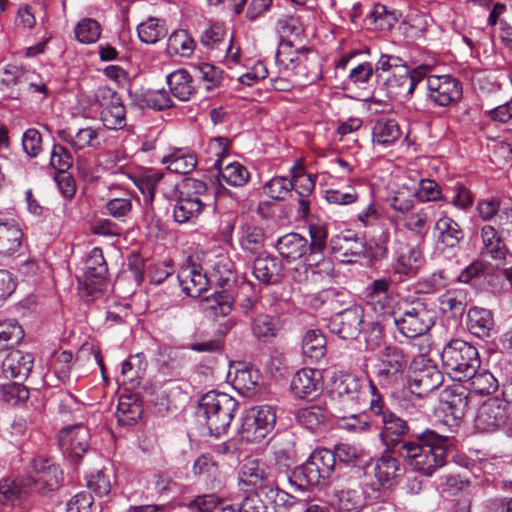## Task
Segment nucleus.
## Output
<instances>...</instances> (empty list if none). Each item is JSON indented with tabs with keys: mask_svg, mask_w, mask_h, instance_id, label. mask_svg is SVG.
<instances>
[{
	"mask_svg": "<svg viewBox=\"0 0 512 512\" xmlns=\"http://www.w3.org/2000/svg\"><path fill=\"white\" fill-rule=\"evenodd\" d=\"M380 419L379 437L385 449L403 458L413 470L431 476L446 464V449L450 446L448 436L426 429L416 434L414 439L405 440L410 429L404 419L392 411Z\"/></svg>",
	"mask_w": 512,
	"mask_h": 512,
	"instance_id": "nucleus-1",
	"label": "nucleus"
},
{
	"mask_svg": "<svg viewBox=\"0 0 512 512\" xmlns=\"http://www.w3.org/2000/svg\"><path fill=\"white\" fill-rule=\"evenodd\" d=\"M30 467V475L25 478H7L0 481V503H13L33 491L45 495L61 487L63 472L51 458L37 455L32 458Z\"/></svg>",
	"mask_w": 512,
	"mask_h": 512,
	"instance_id": "nucleus-2",
	"label": "nucleus"
},
{
	"mask_svg": "<svg viewBox=\"0 0 512 512\" xmlns=\"http://www.w3.org/2000/svg\"><path fill=\"white\" fill-rule=\"evenodd\" d=\"M436 311L422 299L401 301L392 310L397 331L407 338L426 334L435 324Z\"/></svg>",
	"mask_w": 512,
	"mask_h": 512,
	"instance_id": "nucleus-3",
	"label": "nucleus"
},
{
	"mask_svg": "<svg viewBox=\"0 0 512 512\" xmlns=\"http://www.w3.org/2000/svg\"><path fill=\"white\" fill-rule=\"evenodd\" d=\"M368 379L355 374L339 371L332 377V415L358 411L367 402Z\"/></svg>",
	"mask_w": 512,
	"mask_h": 512,
	"instance_id": "nucleus-4",
	"label": "nucleus"
},
{
	"mask_svg": "<svg viewBox=\"0 0 512 512\" xmlns=\"http://www.w3.org/2000/svg\"><path fill=\"white\" fill-rule=\"evenodd\" d=\"M238 408L239 403L232 396L210 391L200 399L198 414L205 418L210 434L219 437L228 431Z\"/></svg>",
	"mask_w": 512,
	"mask_h": 512,
	"instance_id": "nucleus-5",
	"label": "nucleus"
},
{
	"mask_svg": "<svg viewBox=\"0 0 512 512\" xmlns=\"http://www.w3.org/2000/svg\"><path fill=\"white\" fill-rule=\"evenodd\" d=\"M207 184L198 179H184L175 188L173 218L179 224L194 223L207 207Z\"/></svg>",
	"mask_w": 512,
	"mask_h": 512,
	"instance_id": "nucleus-6",
	"label": "nucleus"
},
{
	"mask_svg": "<svg viewBox=\"0 0 512 512\" xmlns=\"http://www.w3.org/2000/svg\"><path fill=\"white\" fill-rule=\"evenodd\" d=\"M441 361L444 371L460 382L481 365L478 349L462 339H452L443 347Z\"/></svg>",
	"mask_w": 512,
	"mask_h": 512,
	"instance_id": "nucleus-7",
	"label": "nucleus"
},
{
	"mask_svg": "<svg viewBox=\"0 0 512 512\" xmlns=\"http://www.w3.org/2000/svg\"><path fill=\"white\" fill-rule=\"evenodd\" d=\"M335 455L327 448L314 450L305 463L295 467L288 476L291 485L300 490L320 484L328 479L335 469Z\"/></svg>",
	"mask_w": 512,
	"mask_h": 512,
	"instance_id": "nucleus-8",
	"label": "nucleus"
},
{
	"mask_svg": "<svg viewBox=\"0 0 512 512\" xmlns=\"http://www.w3.org/2000/svg\"><path fill=\"white\" fill-rule=\"evenodd\" d=\"M276 413L269 405L254 406L248 409L241 418L239 433L247 442H260L274 428Z\"/></svg>",
	"mask_w": 512,
	"mask_h": 512,
	"instance_id": "nucleus-9",
	"label": "nucleus"
},
{
	"mask_svg": "<svg viewBox=\"0 0 512 512\" xmlns=\"http://www.w3.org/2000/svg\"><path fill=\"white\" fill-rule=\"evenodd\" d=\"M442 382V373L430 359L419 356L413 360L408 379V388L412 394L419 398L426 397L438 389Z\"/></svg>",
	"mask_w": 512,
	"mask_h": 512,
	"instance_id": "nucleus-10",
	"label": "nucleus"
},
{
	"mask_svg": "<svg viewBox=\"0 0 512 512\" xmlns=\"http://www.w3.org/2000/svg\"><path fill=\"white\" fill-rule=\"evenodd\" d=\"M509 419L508 405L499 398H489L478 408L475 428L479 432H495L503 428Z\"/></svg>",
	"mask_w": 512,
	"mask_h": 512,
	"instance_id": "nucleus-11",
	"label": "nucleus"
},
{
	"mask_svg": "<svg viewBox=\"0 0 512 512\" xmlns=\"http://www.w3.org/2000/svg\"><path fill=\"white\" fill-rule=\"evenodd\" d=\"M363 308L351 306L336 312L329 320L328 329L344 340H354L362 331Z\"/></svg>",
	"mask_w": 512,
	"mask_h": 512,
	"instance_id": "nucleus-12",
	"label": "nucleus"
},
{
	"mask_svg": "<svg viewBox=\"0 0 512 512\" xmlns=\"http://www.w3.org/2000/svg\"><path fill=\"white\" fill-rule=\"evenodd\" d=\"M424 80L428 97L438 106H448L461 98V83L450 75H430Z\"/></svg>",
	"mask_w": 512,
	"mask_h": 512,
	"instance_id": "nucleus-13",
	"label": "nucleus"
},
{
	"mask_svg": "<svg viewBox=\"0 0 512 512\" xmlns=\"http://www.w3.org/2000/svg\"><path fill=\"white\" fill-rule=\"evenodd\" d=\"M480 240L479 257L495 267L505 265L509 250L501 233L492 225H484L480 229Z\"/></svg>",
	"mask_w": 512,
	"mask_h": 512,
	"instance_id": "nucleus-14",
	"label": "nucleus"
},
{
	"mask_svg": "<svg viewBox=\"0 0 512 512\" xmlns=\"http://www.w3.org/2000/svg\"><path fill=\"white\" fill-rule=\"evenodd\" d=\"M89 438L88 429L81 424L63 428L59 432V444L63 454L76 464L89 450Z\"/></svg>",
	"mask_w": 512,
	"mask_h": 512,
	"instance_id": "nucleus-15",
	"label": "nucleus"
},
{
	"mask_svg": "<svg viewBox=\"0 0 512 512\" xmlns=\"http://www.w3.org/2000/svg\"><path fill=\"white\" fill-rule=\"evenodd\" d=\"M108 280V265L99 247L93 248L85 262L84 285L87 294L97 296Z\"/></svg>",
	"mask_w": 512,
	"mask_h": 512,
	"instance_id": "nucleus-16",
	"label": "nucleus"
},
{
	"mask_svg": "<svg viewBox=\"0 0 512 512\" xmlns=\"http://www.w3.org/2000/svg\"><path fill=\"white\" fill-rule=\"evenodd\" d=\"M58 138L69 145L75 152L85 149L99 150L102 148L104 132L101 127L86 126L73 132L69 128L59 129Z\"/></svg>",
	"mask_w": 512,
	"mask_h": 512,
	"instance_id": "nucleus-17",
	"label": "nucleus"
},
{
	"mask_svg": "<svg viewBox=\"0 0 512 512\" xmlns=\"http://www.w3.org/2000/svg\"><path fill=\"white\" fill-rule=\"evenodd\" d=\"M322 377L318 370L303 368L292 377L290 390L295 398L313 400L322 392Z\"/></svg>",
	"mask_w": 512,
	"mask_h": 512,
	"instance_id": "nucleus-18",
	"label": "nucleus"
},
{
	"mask_svg": "<svg viewBox=\"0 0 512 512\" xmlns=\"http://www.w3.org/2000/svg\"><path fill=\"white\" fill-rule=\"evenodd\" d=\"M392 284L393 281L390 278L382 277L375 279L366 287L367 304L376 313L392 317V310L396 307L391 292Z\"/></svg>",
	"mask_w": 512,
	"mask_h": 512,
	"instance_id": "nucleus-19",
	"label": "nucleus"
},
{
	"mask_svg": "<svg viewBox=\"0 0 512 512\" xmlns=\"http://www.w3.org/2000/svg\"><path fill=\"white\" fill-rule=\"evenodd\" d=\"M394 259V273L406 278L415 277L424 261L419 248L403 241L397 242Z\"/></svg>",
	"mask_w": 512,
	"mask_h": 512,
	"instance_id": "nucleus-20",
	"label": "nucleus"
},
{
	"mask_svg": "<svg viewBox=\"0 0 512 512\" xmlns=\"http://www.w3.org/2000/svg\"><path fill=\"white\" fill-rule=\"evenodd\" d=\"M252 274L263 285H276L284 277V264L275 255L261 253L253 261Z\"/></svg>",
	"mask_w": 512,
	"mask_h": 512,
	"instance_id": "nucleus-21",
	"label": "nucleus"
},
{
	"mask_svg": "<svg viewBox=\"0 0 512 512\" xmlns=\"http://www.w3.org/2000/svg\"><path fill=\"white\" fill-rule=\"evenodd\" d=\"M177 278L182 291L193 298L200 297L207 290L209 284L207 275L196 264L183 266L179 270Z\"/></svg>",
	"mask_w": 512,
	"mask_h": 512,
	"instance_id": "nucleus-22",
	"label": "nucleus"
},
{
	"mask_svg": "<svg viewBox=\"0 0 512 512\" xmlns=\"http://www.w3.org/2000/svg\"><path fill=\"white\" fill-rule=\"evenodd\" d=\"M329 248L332 254L341 258L342 262H353L364 255L365 244L355 235H336L330 239Z\"/></svg>",
	"mask_w": 512,
	"mask_h": 512,
	"instance_id": "nucleus-23",
	"label": "nucleus"
},
{
	"mask_svg": "<svg viewBox=\"0 0 512 512\" xmlns=\"http://www.w3.org/2000/svg\"><path fill=\"white\" fill-rule=\"evenodd\" d=\"M392 454L394 452L385 449L374 465V476L377 482L388 489L397 485L402 473L399 461Z\"/></svg>",
	"mask_w": 512,
	"mask_h": 512,
	"instance_id": "nucleus-24",
	"label": "nucleus"
},
{
	"mask_svg": "<svg viewBox=\"0 0 512 512\" xmlns=\"http://www.w3.org/2000/svg\"><path fill=\"white\" fill-rule=\"evenodd\" d=\"M270 471L261 460L247 458L241 465L239 478L242 482L260 489L263 493L269 488Z\"/></svg>",
	"mask_w": 512,
	"mask_h": 512,
	"instance_id": "nucleus-25",
	"label": "nucleus"
},
{
	"mask_svg": "<svg viewBox=\"0 0 512 512\" xmlns=\"http://www.w3.org/2000/svg\"><path fill=\"white\" fill-rule=\"evenodd\" d=\"M312 50L303 44L295 43L292 39H283L277 49L276 63L286 71L292 69L311 54Z\"/></svg>",
	"mask_w": 512,
	"mask_h": 512,
	"instance_id": "nucleus-26",
	"label": "nucleus"
},
{
	"mask_svg": "<svg viewBox=\"0 0 512 512\" xmlns=\"http://www.w3.org/2000/svg\"><path fill=\"white\" fill-rule=\"evenodd\" d=\"M467 329L478 338H489L494 330L495 321L491 310L474 306L467 313Z\"/></svg>",
	"mask_w": 512,
	"mask_h": 512,
	"instance_id": "nucleus-27",
	"label": "nucleus"
},
{
	"mask_svg": "<svg viewBox=\"0 0 512 512\" xmlns=\"http://www.w3.org/2000/svg\"><path fill=\"white\" fill-rule=\"evenodd\" d=\"M34 358L31 353L12 350L2 363L6 377L26 379L33 367Z\"/></svg>",
	"mask_w": 512,
	"mask_h": 512,
	"instance_id": "nucleus-28",
	"label": "nucleus"
},
{
	"mask_svg": "<svg viewBox=\"0 0 512 512\" xmlns=\"http://www.w3.org/2000/svg\"><path fill=\"white\" fill-rule=\"evenodd\" d=\"M434 230L437 244L445 248H455L464 239V231L459 223L446 215L436 221Z\"/></svg>",
	"mask_w": 512,
	"mask_h": 512,
	"instance_id": "nucleus-29",
	"label": "nucleus"
},
{
	"mask_svg": "<svg viewBox=\"0 0 512 512\" xmlns=\"http://www.w3.org/2000/svg\"><path fill=\"white\" fill-rule=\"evenodd\" d=\"M422 81H424V78H422L419 73L415 71L409 73V69L406 66L405 72L393 73V75L386 80V84L391 93L409 99L417 85Z\"/></svg>",
	"mask_w": 512,
	"mask_h": 512,
	"instance_id": "nucleus-30",
	"label": "nucleus"
},
{
	"mask_svg": "<svg viewBox=\"0 0 512 512\" xmlns=\"http://www.w3.org/2000/svg\"><path fill=\"white\" fill-rule=\"evenodd\" d=\"M275 248L283 259L295 261L306 254L308 241L298 233H288L278 238Z\"/></svg>",
	"mask_w": 512,
	"mask_h": 512,
	"instance_id": "nucleus-31",
	"label": "nucleus"
},
{
	"mask_svg": "<svg viewBox=\"0 0 512 512\" xmlns=\"http://www.w3.org/2000/svg\"><path fill=\"white\" fill-rule=\"evenodd\" d=\"M294 82L299 86H307L319 80L322 75L318 56L311 52L292 69Z\"/></svg>",
	"mask_w": 512,
	"mask_h": 512,
	"instance_id": "nucleus-32",
	"label": "nucleus"
},
{
	"mask_svg": "<svg viewBox=\"0 0 512 512\" xmlns=\"http://www.w3.org/2000/svg\"><path fill=\"white\" fill-rule=\"evenodd\" d=\"M265 232L262 227L245 223L239 227L238 243L240 248L249 254H257L265 245Z\"/></svg>",
	"mask_w": 512,
	"mask_h": 512,
	"instance_id": "nucleus-33",
	"label": "nucleus"
},
{
	"mask_svg": "<svg viewBox=\"0 0 512 512\" xmlns=\"http://www.w3.org/2000/svg\"><path fill=\"white\" fill-rule=\"evenodd\" d=\"M23 233L13 221H0V256H10L21 247Z\"/></svg>",
	"mask_w": 512,
	"mask_h": 512,
	"instance_id": "nucleus-34",
	"label": "nucleus"
},
{
	"mask_svg": "<svg viewBox=\"0 0 512 512\" xmlns=\"http://www.w3.org/2000/svg\"><path fill=\"white\" fill-rule=\"evenodd\" d=\"M166 80L171 94L180 101H188L196 91L193 78L185 69L170 73Z\"/></svg>",
	"mask_w": 512,
	"mask_h": 512,
	"instance_id": "nucleus-35",
	"label": "nucleus"
},
{
	"mask_svg": "<svg viewBox=\"0 0 512 512\" xmlns=\"http://www.w3.org/2000/svg\"><path fill=\"white\" fill-rule=\"evenodd\" d=\"M142 403L136 395H122L119 397L116 418L121 426L135 424L142 415Z\"/></svg>",
	"mask_w": 512,
	"mask_h": 512,
	"instance_id": "nucleus-36",
	"label": "nucleus"
},
{
	"mask_svg": "<svg viewBox=\"0 0 512 512\" xmlns=\"http://www.w3.org/2000/svg\"><path fill=\"white\" fill-rule=\"evenodd\" d=\"M468 294L464 289H449L439 296V308L443 314L457 317L464 314Z\"/></svg>",
	"mask_w": 512,
	"mask_h": 512,
	"instance_id": "nucleus-37",
	"label": "nucleus"
},
{
	"mask_svg": "<svg viewBox=\"0 0 512 512\" xmlns=\"http://www.w3.org/2000/svg\"><path fill=\"white\" fill-rule=\"evenodd\" d=\"M162 163L167 165V169L176 174H188L192 172L197 165L196 156L187 149L174 148L170 154L164 156Z\"/></svg>",
	"mask_w": 512,
	"mask_h": 512,
	"instance_id": "nucleus-38",
	"label": "nucleus"
},
{
	"mask_svg": "<svg viewBox=\"0 0 512 512\" xmlns=\"http://www.w3.org/2000/svg\"><path fill=\"white\" fill-rule=\"evenodd\" d=\"M329 412L321 404L300 408L296 413L298 423L310 431L320 430L325 426Z\"/></svg>",
	"mask_w": 512,
	"mask_h": 512,
	"instance_id": "nucleus-39",
	"label": "nucleus"
},
{
	"mask_svg": "<svg viewBox=\"0 0 512 512\" xmlns=\"http://www.w3.org/2000/svg\"><path fill=\"white\" fill-rule=\"evenodd\" d=\"M462 382L468 384V389L471 392L479 395H490L499 387L498 380L495 376L489 370L481 368V365L471 373L467 380H463Z\"/></svg>",
	"mask_w": 512,
	"mask_h": 512,
	"instance_id": "nucleus-40",
	"label": "nucleus"
},
{
	"mask_svg": "<svg viewBox=\"0 0 512 512\" xmlns=\"http://www.w3.org/2000/svg\"><path fill=\"white\" fill-rule=\"evenodd\" d=\"M217 170V179L221 186L226 183L232 187H243L249 179L250 173L248 169L240 162H231L221 165Z\"/></svg>",
	"mask_w": 512,
	"mask_h": 512,
	"instance_id": "nucleus-41",
	"label": "nucleus"
},
{
	"mask_svg": "<svg viewBox=\"0 0 512 512\" xmlns=\"http://www.w3.org/2000/svg\"><path fill=\"white\" fill-rule=\"evenodd\" d=\"M302 353L311 362H317L326 354V338L319 330H308L302 339Z\"/></svg>",
	"mask_w": 512,
	"mask_h": 512,
	"instance_id": "nucleus-42",
	"label": "nucleus"
},
{
	"mask_svg": "<svg viewBox=\"0 0 512 512\" xmlns=\"http://www.w3.org/2000/svg\"><path fill=\"white\" fill-rule=\"evenodd\" d=\"M137 33L141 42L155 44L167 35L168 29L164 20L149 17L137 26Z\"/></svg>",
	"mask_w": 512,
	"mask_h": 512,
	"instance_id": "nucleus-43",
	"label": "nucleus"
},
{
	"mask_svg": "<svg viewBox=\"0 0 512 512\" xmlns=\"http://www.w3.org/2000/svg\"><path fill=\"white\" fill-rule=\"evenodd\" d=\"M373 142L387 146L397 141L401 136V130L394 119H379L372 129Z\"/></svg>",
	"mask_w": 512,
	"mask_h": 512,
	"instance_id": "nucleus-44",
	"label": "nucleus"
},
{
	"mask_svg": "<svg viewBox=\"0 0 512 512\" xmlns=\"http://www.w3.org/2000/svg\"><path fill=\"white\" fill-rule=\"evenodd\" d=\"M75 39L85 45L96 43L102 34L101 24L94 18H81L74 26Z\"/></svg>",
	"mask_w": 512,
	"mask_h": 512,
	"instance_id": "nucleus-45",
	"label": "nucleus"
},
{
	"mask_svg": "<svg viewBox=\"0 0 512 512\" xmlns=\"http://www.w3.org/2000/svg\"><path fill=\"white\" fill-rule=\"evenodd\" d=\"M195 50V41L190 34L183 29L172 32L167 41V52L170 55L190 57Z\"/></svg>",
	"mask_w": 512,
	"mask_h": 512,
	"instance_id": "nucleus-46",
	"label": "nucleus"
},
{
	"mask_svg": "<svg viewBox=\"0 0 512 512\" xmlns=\"http://www.w3.org/2000/svg\"><path fill=\"white\" fill-rule=\"evenodd\" d=\"M403 226L424 239L429 231L430 216L427 208H415L402 218Z\"/></svg>",
	"mask_w": 512,
	"mask_h": 512,
	"instance_id": "nucleus-47",
	"label": "nucleus"
},
{
	"mask_svg": "<svg viewBox=\"0 0 512 512\" xmlns=\"http://www.w3.org/2000/svg\"><path fill=\"white\" fill-rule=\"evenodd\" d=\"M251 329L253 335L262 342H268L276 337L279 327L277 321L270 315L259 314L253 318Z\"/></svg>",
	"mask_w": 512,
	"mask_h": 512,
	"instance_id": "nucleus-48",
	"label": "nucleus"
},
{
	"mask_svg": "<svg viewBox=\"0 0 512 512\" xmlns=\"http://www.w3.org/2000/svg\"><path fill=\"white\" fill-rule=\"evenodd\" d=\"M100 118L103 125L112 130L122 129L126 126V110L120 99L114 104L101 110Z\"/></svg>",
	"mask_w": 512,
	"mask_h": 512,
	"instance_id": "nucleus-49",
	"label": "nucleus"
},
{
	"mask_svg": "<svg viewBox=\"0 0 512 512\" xmlns=\"http://www.w3.org/2000/svg\"><path fill=\"white\" fill-rule=\"evenodd\" d=\"M379 360V365L395 369L402 373H404L408 364V356L404 353L402 348L395 345L386 346L381 351Z\"/></svg>",
	"mask_w": 512,
	"mask_h": 512,
	"instance_id": "nucleus-50",
	"label": "nucleus"
},
{
	"mask_svg": "<svg viewBox=\"0 0 512 512\" xmlns=\"http://www.w3.org/2000/svg\"><path fill=\"white\" fill-rule=\"evenodd\" d=\"M264 493L269 499L273 501L275 507L282 508L287 511L293 508L300 510L306 505L307 501L305 499L297 498L296 496L281 490L278 487L269 486V488Z\"/></svg>",
	"mask_w": 512,
	"mask_h": 512,
	"instance_id": "nucleus-51",
	"label": "nucleus"
},
{
	"mask_svg": "<svg viewBox=\"0 0 512 512\" xmlns=\"http://www.w3.org/2000/svg\"><path fill=\"white\" fill-rule=\"evenodd\" d=\"M264 193L273 200L285 201L292 195L293 185L291 179L283 176H276L270 179L263 186Z\"/></svg>",
	"mask_w": 512,
	"mask_h": 512,
	"instance_id": "nucleus-52",
	"label": "nucleus"
},
{
	"mask_svg": "<svg viewBox=\"0 0 512 512\" xmlns=\"http://www.w3.org/2000/svg\"><path fill=\"white\" fill-rule=\"evenodd\" d=\"M73 355L71 351L55 352L52 356L51 369L59 383H66L72 370Z\"/></svg>",
	"mask_w": 512,
	"mask_h": 512,
	"instance_id": "nucleus-53",
	"label": "nucleus"
},
{
	"mask_svg": "<svg viewBox=\"0 0 512 512\" xmlns=\"http://www.w3.org/2000/svg\"><path fill=\"white\" fill-rule=\"evenodd\" d=\"M23 337L24 331L16 321L0 322V352L18 344Z\"/></svg>",
	"mask_w": 512,
	"mask_h": 512,
	"instance_id": "nucleus-54",
	"label": "nucleus"
},
{
	"mask_svg": "<svg viewBox=\"0 0 512 512\" xmlns=\"http://www.w3.org/2000/svg\"><path fill=\"white\" fill-rule=\"evenodd\" d=\"M369 20L375 29L388 31L398 22V16L395 11L388 10L385 5L377 4L371 11Z\"/></svg>",
	"mask_w": 512,
	"mask_h": 512,
	"instance_id": "nucleus-55",
	"label": "nucleus"
},
{
	"mask_svg": "<svg viewBox=\"0 0 512 512\" xmlns=\"http://www.w3.org/2000/svg\"><path fill=\"white\" fill-rule=\"evenodd\" d=\"M230 141L225 137L212 138L207 143V153L210 155L212 168L217 169L224 163V159L229 155Z\"/></svg>",
	"mask_w": 512,
	"mask_h": 512,
	"instance_id": "nucleus-56",
	"label": "nucleus"
},
{
	"mask_svg": "<svg viewBox=\"0 0 512 512\" xmlns=\"http://www.w3.org/2000/svg\"><path fill=\"white\" fill-rule=\"evenodd\" d=\"M259 376L257 372L247 367L237 369L233 378V387L243 395L252 393L258 385Z\"/></svg>",
	"mask_w": 512,
	"mask_h": 512,
	"instance_id": "nucleus-57",
	"label": "nucleus"
},
{
	"mask_svg": "<svg viewBox=\"0 0 512 512\" xmlns=\"http://www.w3.org/2000/svg\"><path fill=\"white\" fill-rule=\"evenodd\" d=\"M141 106L154 110H164L173 106L169 93L164 89L148 90L140 98Z\"/></svg>",
	"mask_w": 512,
	"mask_h": 512,
	"instance_id": "nucleus-58",
	"label": "nucleus"
},
{
	"mask_svg": "<svg viewBox=\"0 0 512 512\" xmlns=\"http://www.w3.org/2000/svg\"><path fill=\"white\" fill-rule=\"evenodd\" d=\"M316 300H319L322 305H327L331 310H337L349 303L350 295L345 290L330 287L320 291Z\"/></svg>",
	"mask_w": 512,
	"mask_h": 512,
	"instance_id": "nucleus-59",
	"label": "nucleus"
},
{
	"mask_svg": "<svg viewBox=\"0 0 512 512\" xmlns=\"http://www.w3.org/2000/svg\"><path fill=\"white\" fill-rule=\"evenodd\" d=\"M410 195L421 202L436 201L442 197L441 188L432 179H421L416 187L410 189Z\"/></svg>",
	"mask_w": 512,
	"mask_h": 512,
	"instance_id": "nucleus-60",
	"label": "nucleus"
},
{
	"mask_svg": "<svg viewBox=\"0 0 512 512\" xmlns=\"http://www.w3.org/2000/svg\"><path fill=\"white\" fill-rule=\"evenodd\" d=\"M21 146L29 158H36L43 152L41 133L36 128L27 129L22 135Z\"/></svg>",
	"mask_w": 512,
	"mask_h": 512,
	"instance_id": "nucleus-61",
	"label": "nucleus"
},
{
	"mask_svg": "<svg viewBox=\"0 0 512 512\" xmlns=\"http://www.w3.org/2000/svg\"><path fill=\"white\" fill-rule=\"evenodd\" d=\"M226 36L224 25L213 23L209 25L200 36V42L209 49H219Z\"/></svg>",
	"mask_w": 512,
	"mask_h": 512,
	"instance_id": "nucleus-62",
	"label": "nucleus"
},
{
	"mask_svg": "<svg viewBox=\"0 0 512 512\" xmlns=\"http://www.w3.org/2000/svg\"><path fill=\"white\" fill-rule=\"evenodd\" d=\"M309 234L311 238L310 244L308 243L310 254L323 253L328 236L326 224L319 222L309 224Z\"/></svg>",
	"mask_w": 512,
	"mask_h": 512,
	"instance_id": "nucleus-63",
	"label": "nucleus"
},
{
	"mask_svg": "<svg viewBox=\"0 0 512 512\" xmlns=\"http://www.w3.org/2000/svg\"><path fill=\"white\" fill-rule=\"evenodd\" d=\"M331 505L336 512L360 511V504L352 491L341 490L336 492L331 500Z\"/></svg>",
	"mask_w": 512,
	"mask_h": 512,
	"instance_id": "nucleus-64",
	"label": "nucleus"
}]
</instances>
